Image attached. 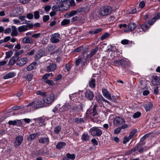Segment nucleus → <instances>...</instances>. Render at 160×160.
I'll list each match as a JSON object with an SVG mask.
<instances>
[{"label":"nucleus","mask_w":160,"mask_h":160,"mask_svg":"<svg viewBox=\"0 0 160 160\" xmlns=\"http://www.w3.org/2000/svg\"><path fill=\"white\" fill-rule=\"evenodd\" d=\"M45 104L43 99H38L36 101H33L27 105V107H32L33 109H36L42 108L45 106Z\"/></svg>","instance_id":"f257e3e1"},{"label":"nucleus","mask_w":160,"mask_h":160,"mask_svg":"<svg viewBox=\"0 0 160 160\" xmlns=\"http://www.w3.org/2000/svg\"><path fill=\"white\" fill-rule=\"evenodd\" d=\"M112 11V8L108 6H104L102 7L99 12V14L101 16H105L109 15Z\"/></svg>","instance_id":"f03ea898"},{"label":"nucleus","mask_w":160,"mask_h":160,"mask_svg":"<svg viewBox=\"0 0 160 160\" xmlns=\"http://www.w3.org/2000/svg\"><path fill=\"white\" fill-rule=\"evenodd\" d=\"M113 64L117 66L119 65L122 67H124L128 66L129 62L126 58L120 59L118 60H115L113 62Z\"/></svg>","instance_id":"7ed1b4c3"},{"label":"nucleus","mask_w":160,"mask_h":160,"mask_svg":"<svg viewBox=\"0 0 160 160\" xmlns=\"http://www.w3.org/2000/svg\"><path fill=\"white\" fill-rule=\"evenodd\" d=\"M91 134L93 136H100L102 134V130L97 127H94L89 130Z\"/></svg>","instance_id":"20e7f679"},{"label":"nucleus","mask_w":160,"mask_h":160,"mask_svg":"<svg viewBox=\"0 0 160 160\" xmlns=\"http://www.w3.org/2000/svg\"><path fill=\"white\" fill-rule=\"evenodd\" d=\"M55 99L54 95L53 93H51L47 96H45L43 99L45 104L50 105L53 101Z\"/></svg>","instance_id":"39448f33"},{"label":"nucleus","mask_w":160,"mask_h":160,"mask_svg":"<svg viewBox=\"0 0 160 160\" xmlns=\"http://www.w3.org/2000/svg\"><path fill=\"white\" fill-rule=\"evenodd\" d=\"M60 35L58 33H55L51 35V41L53 43H56L59 42Z\"/></svg>","instance_id":"423d86ee"},{"label":"nucleus","mask_w":160,"mask_h":160,"mask_svg":"<svg viewBox=\"0 0 160 160\" xmlns=\"http://www.w3.org/2000/svg\"><path fill=\"white\" fill-rule=\"evenodd\" d=\"M125 121L122 117H116L113 120V124L115 126L120 125L122 124Z\"/></svg>","instance_id":"0eeeda50"},{"label":"nucleus","mask_w":160,"mask_h":160,"mask_svg":"<svg viewBox=\"0 0 160 160\" xmlns=\"http://www.w3.org/2000/svg\"><path fill=\"white\" fill-rule=\"evenodd\" d=\"M85 97L88 100L92 101L94 97V94L93 92L89 90H86L84 93Z\"/></svg>","instance_id":"6e6552de"},{"label":"nucleus","mask_w":160,"mask_h":160,"mask_svg":"<svg viewBox=\"0 0 160 160\" xmlns=\"http://www.w3.org/2000/svg\"><path fill=\"white\" fill-rule=\"evenodd\" d=\"M136 25L134 22H130L128 26V28L124 30L125 32H132L136 28Z\"/></svg>","instance_id":"1a4fd4ad"},{"label":"nucleus","mask_w":160,"mask_h":160,"mask_svg":"<svg viewBox=\"0 0 160 160\" xmlns=\"http://www.w3.org/2000/svg\"><path fill=\"white\" fill-rule=\"evenodd\" d=\"M23 139V137L22 136H18L15 139L14 144L15 147L19 146L22 143Z\"/></svg>","instance_id":"9d476101"},{"label":"nucleus","mask_w":160,"mask_h":160,"mask_svg":"<svg viewBox=\"0 0 160 160\" xmlns=\"http://www.w3.org/2000/svg\"><path fill=\"white\" fill-rule=\"evenodd\" d=\"M151 83L154 86L159 84L160 83V78L157 76H152Z\"/></svg>","instance_id":"9b49d317"},{"label":"nucleus","mask_w":160,"mask_h":160,"mask_svg":"<svg viewBox=\"0 0 160 160\" xmlns=\"http://www.w3.org/2000/svg\"><path fill=\"white\" fill-rule=\"evenodd\" d=\"M87 113L90 114V117L92 119H93V121L94 119L98 118V113L96 111H94L93 110H88V111Z\"/></svg>","instance_id":"f8f14e48"},{"label":"nucleus","mask_w":160,"mask_h":160,"mask_svg":"<svg viewBox=\"0 0 160 160\" xmlns=\"http://www.w3.org/2000/svg\"><path fill=\"white\" fill-rule=\"evenodd\" d=\"M56 64L55 63H52L48 66L46 68V69L48 72H52L54 71L56 69Z\"/></svg>","instance_id":"ddd939ff"},{"label":"nucleus","mask_w":160,"mask_h":160,"mask_svg":"<svg viewBox=\"0 0 160 160\" xmlns=\"http://www.w3.org/2000/svg\"><path fill=\"white\" fill-rule=\"evenodd\" d=\"M28 60L27 58H22L17 61V64L19 66H22L26 63Z\"/></svg>","instance_id":"4468645a"},{"label":"nucleus","mask_w":160,"mask_h":160,"mask_svg":"<svg viewBox=\"0 0 160 160\" xmlns=\"http://www.w3.org/2000/svg\"><path fill=\"white\" fill-rule=\"evenodd\" d=\"M22 42L23 44L27 43H32L33 41L32 38L30 37H25L23 38L22 40Z\"/></svg>","instance_id":"2eb2a0df"},{"label":"nucleus","mask_w":160,"mask_h":160,"mask_svg":"<svg viewBox=\"0 0 160 160\" xmlns=\"http://www.w3.org/2000/svg\"><path fill=\"white\" fill-rule=\"evenodd\" d=\"M103 95L107 99L111 100V95L105 89L103 88L102 90Z\"/></svg>","instance_id":"dca6fc26"},{"label":"nucleus","mask_w":160,"mask_h":160,"mask_svg":"<svg viewBox=\"0 0 160 160\" xmlns=\"http://www.w3.org/2000/svg\"><path fill=\"white\" fill-rule=\"evenodd\" d=\"M44 54V52L42 50H40L38 51L35 54V59L36 60H38L43 56Z\"/></svg>","instance_id":"f3484780"},{"label":"nucleus","mask_w":160,"mask_h":160,"mask_svg":"<svg viewBox=\"0 0 160 160\" xmlns=\"http://www.w3.org/2000/svg\"><path fill=\"white\" fill-rule=\"evenodd\" d=\"M49 139L48 138H40L39 140L38 141L39 143L48 144L49 142Z\"/></svg>","instance_id":"a211bd4d"},{"label":"nucleus","mask_w":160,"mask_h":160,"mask_svg":"<svg viewBox=\"0 0 160 160\" xmlns=\"http://www.w3.org/2000/svg\"><path fill=\"white\" fill-rule=\"evenodd\" d=\"M59 11H65L69 8V6L68 5H67V4L65 5L62 2L59 5Z\"/></svg>","instance_id":"6ab92c4d"},{"label":"nucleus","mask_w":160,"mask_h":160,"mask_svg":"<svg viewBox=\"0 0 160 160\" xmlns=\"http://www.w3.org/2000/svg\"><path fill=\"white\" fill-rule=\"evenodd\" d=\"M149 25V23H148V22H146L141 25V28L143 31L145 32L149 29L150 27Z\"/></svg>","instance_id":"aec40b11"},{"label":"nucleus","mask_w":160,"mask_h":160,"mask_svg":"<svg viewBox=\"0 0 160 160\" xmlns=\"http://www.w3.org/2000/svg\"><path fill=\"white\" fill-rule=\"evenodd\" d=\"M98 47H97L92 49L90 52V53L87 55V57H92L98 51Z\"/></svg>","instance_id":"412c9836"},{"label":"nucleus","mask_w":160,"mask_h":160,"mask_svg":"<svg viewBox=\"0 0 160 160\" xmlns=\"http://www.w3.org/2000/svg\"><path fill=\"white\" fill-rule=\"evenodd\" d=\"M16 74L13 72H11L8 73L3 77V78L4 79H8L10 78L14 77Z\"/></svg>","instance_id":"4be33fe9"},{"label":"nucleus","mask_w":160,"mask_h":160,"mask_svg":"<svg viewBox=\"0 0 160 160\" xmlns=\"http://www.w3.org/2000/svg\"><path fill=\"white\" fill-rule=\"evenodd\" d=\"M152 104L150 102H148L144 105V107L146 111L150 110L152 108Z\"/></svg>","instance_id":"5701e85b"},{"label":"nucleus","mask_w":160,"mask_h":160,"mask_svg":"<svg viewBox=\"0 0 160 160\" xmlns=\"http://www.w3.org/2000/svg\"><path fill=\"white\" fill-rule=\"evenodd\" d=\"M38 136V133L31 134L28 136L27 138V140L28 141H32Z\"/></svg>","instance_id":"b1692460"},{"label":"nucleus","mask_w":160,"mask_h":160,"mask_svg":"<svg viewBox=\"0 0 160 160\" xmlns=\"http://www.w3.org/2000/svg\"><path fill=\"white\" fill-rule=\"evenodd\" d=\"M37 64V63L35 62L32 63L31 64L28 65L27 68V70L28 71H30L34 69Z\"/></svg>","instance_id":"393cba45"},{"label":"nucleus","mask_w":160,"mask_h":160,"mask_svg":"<svg viewBox=\"0 0 160 160\" xmlns=\"http://www.w3.org/2000/svg\"><path fill=\"white\" fill-rule=\"evenodd\" d=\"M66 143L64 142H60L58 143L56 145L57 148L61 150L66 145Z\"/></svg>","instance_id":"a878e982"},{"label":"nucleus","mask_w":160,"mask_h":160,"mask_svg":"<svg viewBox=\"0 0 160 160\" xmlns=\"http://www.w3.org/2000/svg\"><path fill=\"white\" fill-rule=\"evenodd\" d=\"M35 120L38 122L39 125L41 126L44 125V120L42 117H40L34 119Z\"/></svg>","instance_id":"bb28decb"},{"label":"nucleus","mask_w":160,"mask_h":160,"mask_svg":"<svg viewBox=\"0 0 160 160\" xmlns=\"http://www.w3.org/2000/svg\"><path fill=\"white\" fill-rule=\"evenodd\" d=\"M18 31L19 32H25L28 30L27 26L26 25H22L20 26L18 28Z\"/></svg>","instance_id":"cd10ccee"},{"label":"nucleus","mask_w":160,"mask_h":160,"mask_svg":"<svg viewBox=\"0 0 160 160\" xmlns=\"http://www.w3.org/2000/svg\"><path fill=\"white\" fill-rule=\"evenodd\" d=\"M12 31L11 34V35L13 36H17L18 34L17 28L14 26H12Z\"/></svg>","instance_id":"c85d7f7f"},{"label":"nucleus","mask_w":160,"mask_h":160,"mask_svg":"<svg viewBox=\"0 0 160 160\" xmlns=\"http://www.w3.org/2000/svg\"><path fill=\"white\" fill-rule=\"evenodd\" d=\"M18 59V57L13 56L10 60L9 61V64L10 65H13L15 62Z\"/></svg>","instance_id":"c756f323"},{"label":"nucleus","mask_w":160,"mask_h":160,"mask_svg":"<svg viewBox=\"0 0 160 160\" xmlns=\"http://www.w3.org/2000/svg\"><path fill=\"white\" fill-rule=\"evenodd\" d=\"M89 138V136L88 134L84 133L82 135V139L84 141H87L88 140Z\"/></svg>","instance_id":"7c9ffc66"},{"label":"nucleus","mask_w":160,"mask_h":160,"mask_svg":"<svg viewBox=\"0 0 160 160\" xmlns=\"http://www.w3.org/2000/svg\"><path fill=\"white\" fill-rule=\"evenodd\" d=\"M74 122L78 124H80L84 122V120L82 118H76L74 120Z\"/></svg>","instance_id":"2f4dec72"},{"label":"nucleus","mask_w":160,"mask_h":160,"mask_svg":"<svg viewBox=\"0 0 160 160\" xmlns=\"http://www.w3.org/2000/svg\"><path fill=\"white\" fill-rule=\"evenodd\" d=\"M61 130V127L59 126H58L55 127L54 132L55 134H58Z\"/></svg>","instance_id":"473e14b6"},{"label":"nucleus","mask_w":160,"mask_h":160,"mask_svg":"<svg viewBox=\"0 0 160 160\" xmlns=\"http://www.w3.org/2000/svg\"><path fill=\"white\" fill-rule=\"evenodd\" d=\"M77 12L76 11L72 10L68 12L67 15L68 16V18L71 17L75 15Z\"/></svg>","instance_id":"72a5a7b5"},{"label":"nucleus","mask_w":160,"mask_h":160,"mask_svg":"<svg viewBox=\"0 0 160 160\" xmlns=\"http://www.w3.org/2000/svg\"><path fill=\"white\" fill-rule=\"evenodd\" d=\"M153 133V132H151L150 133L146 134L140 139V142H142L146 138H148L149 136Z\"/></svg>","instance_id":"f704fd0d"},{"label":"nucleus","mask_w":160,"mask_h":160,"mask_svg":"<svg viewBox=\"0 0 160 160\" xmlns=\"http://www.w3.org/2000/svg\"><path fill=\"white\" fill-rule=\"evenodd\" d=\"M70 21L69 19H64L61 22V25L62 26H65L69 24Z\"/></svg>","instance_id":"c9c22d12"},{"label":"nucleus","mask_w":160,"mask_h":160,"mask_svg":"<svg viewBox=\"0 0 160 160\" xmlns=\"http://www.w3.org/2000/svg\"><path fill=\"white\" fill-rule=\"evenodd\" d=\"M66 157L68 159H70L71 160H74L75 157V156L74 154H71L69 153H68L66 154Z\"/></svg>","instance_id":"e433bc0d"},{"label":"nucleus","mask_w":160,"mask_h":160,"mask_svg":"<svg viewBox=\"0 0 160 160\" xmlns=\"http://www.w3.org/2000/svg\"><path fill=\"white\" fill-rule=\"evenodd\" d=\"M89 86L92 88H94L96 85L95 80L94 79H92L89 83Z\"/></svg>","instance_id":"4c0bfd02"},{"label":"nucleus","mask_w":160,"mask_h":160,"mask_svg":"<svg viewBox=\"0 0 160 160\" xmlns=\"http://www.w3.org/2000/svg\"><path fill=\"white\" fill-rule=\"evenodd\" d=\"M137 130L136 129H133L129 133L128 137L131 139L135 135V133L137 132Z\"/></svg>","instance_id":"58836bf2"},{"label":"nucleus","mask_w":160,"mask_h":160,"mask_svg":"<svg viewBox=\"0 0 160 160\" xmlns=\"http://www.w3.org/2000/svg\"><path fill=\"white\" fill-rule=\"evenodd\" d=\"M33 78V75L31 73H28L25 76V78L26 80L30 81Z\"/></svg>","instance_id":"ea45409f"},{"label":"nucleus","mask_w":160,"mask_h":160,"mask_svg":"<svg viewBox=\"0 0 160 160\" xmlns=\"http://www.w3.org/2000/svg\"><path fill=\"white\" fill-rule=\"evenodd\" d=\"M102 30L101 28L97 29L93 31H90L89 32V33L91 34H96L100 32Z\"/></svg>","instance_id":"a19ab883"},{"label":"nucleus","mask_w":160,"mask_h":160,"mask_svg":"<svg viewBox=\"0 0 160 160\" xmlns=\"http://www.w3.org/2000/svg\"><path fill=\"white\" fill-rule=\"evenodd\" d=\"M36 93L37 95H40L43 97H45L46 95V93L45 92H42L41 91L38 90L36 92Z\"/></svg>","instance_id":"79ce46f5"},{"label":"nucleus","mask_w":160,"mask_h":160,"mask_svg":"<svg viewBox=\"0 0 160 160\" xmlns=\"http://www.w3.org/2000/svg\"><path fill=\"white\" fill-rule=\"evenodd\" d=\"M141 147H142L141 144L138 143L136 147L131 149L132 151V152H134L137 151L139 148H140Z\"/></svg>","instance_id":"37998d69"},{"label":"nucleus","mask_w":160,"mask_h":160,"mask_svg":"<svg viewBox=\"0 0 160 160\" xmlns=\"http://www.w3.org/2000/svg\"><path fill=\"white\" fill-rule=\"evenodd\" d=\"M141 115V113L139 112H137L135 113L133 115V117L134 118H139Z\"/></svg>","instance_id":"c03bdc74"},{"label":"nucleus","mask_w":160,"mask_h":160,"mask_svg":"<svg viewBox=\"0 0 160 160\" xmlns=\"http://www.w3.org/2000/svg\"><path fill=\"white\" fill-rule=\"evenodd\" d=\"M44 82L50 85L53 86L54 84V83L52 80L48 79L45 81Z\"/></svg>","instance_id":"a18cd8bd"},{"label":"nucleus","mask_w":160,"mask_h":160,"mask_svg":"<svg viewBox=\"0 0 160 160\" xmlns=\"http://www.w3.org/2000/svg\"><path fill=\"white\" fill-rule=\"evenodd\" d=\"M8 124L9 125H12L15 126L17 124V120L12 121L10 120L8 122Z\"/></svg>","instance_id":"49530a36"},{"label":"nucleus","mask_w":160,"mask_h":160,"mask_svg":"<svg viewBox=\"0 0 160 160\" xmlns=\"http://www.w3.org/2000/svg\"><path fill=\"white\" fill-rule=\"evenodd\" d=\"M109 35L110 34L108 33H105V34L102 35L101 37V40H103L105 39L106 38L108 37L109 36Z\"/></svg>","instance_id":"de8ad7c7"},{"label":"nucleus","mask_w":160,"mask_h":160,"mask_svg":"<svg viewBox=\"0 0 160 160\" xmlns=\"http://www.w3.org/2000/svg\"><path fill=\"white\" fill-rule=\"evenodd\" d=\"M23 52V50H22L19 51H18L16 52L15 53V57H18V59L19 58V56Z\"/></svg>","instance_id":"09e8293b"},{"label":"nucleus","mask_w":160,"mask_h":160,"mask_svg":"<svg viewBox=\"0 0 160 160\" xmlns=\"http://www.w3.org/2000/svg\"><path fill=\"white\" fill-rule=\"evenodd\" d=\"M156 21V18H153L151 20H150L148 23H149V26L153 24Z\"/></svg>","instance_id":"8fccbe9b"},{"label":"nucleus","mask_w":160,"mask_h":160,"mask_svg":"<svg viewBox=\"0 0 160 160\" xmlns=\"http://www.w3.org/2000/svg\"><path fill=\"white\" fill-rule=\"evenodd\" d=\"M34 17L35 19H38L39 18L40 16L38 11H36L34 12Z\"/></svg>","instance_id":"3c124183"},{"label":"nucleus","mask_w":160,"mask_h":160,"mask_svg":"<svg viewBox=\"0 0 160 160\" xmlns=\"http://www.w3.org/2000/svg\"><path fill=\"white\" fill-rule=\"evenodd\" d=\"M130 139V138L128 137H124V139L123 140V144H126L127 142H128Z\"/></svg>","instance_id":"603ef678"},{"label":"nucleus","mask_w":160,"mask_h":160,"mask_svg":"<svg viewBox=\"0 0 160 160\" xmlns=\"http://www.w3.org/2000/svg\"><path fill=\"white\" fill-rule=\"evenodd\" d=\"M62 76L61 74H59L55 78H54L55 81H58L62 78Z\"/></svg>","instance_id":"864d4df0"},{"label":"nucleus","mask_w":160,"mask_h":160,"mask_svg":"<svg viewBox=\"0 0 160 160\" xmlns=\"http://www.w3.org/2000/svg\"><path fill=\"white\" fill-rule=\"evenodd\" d=\"M122 130L121 129L120 127L116 129H115L114 131V133L115 134H118Z\"/></svg>","instance_id":"5fc2aeb1"},{"label":"nucleus","mask_w":160,"mask_h":160,"mask_svg":"<svg viewBox=\"0 0 160 160\" xmlns=\"http://www.w3.org/2000/svg\"><path fill=\"white\" fill-rule=\"evenodd\" d=\"M49 19L48 15H45L43 18V21L44 22H46Z\"/></svg>","instance_id":"6e6d98bb"},{"label":"nucleus","mask_w":160,"mask_h":160,"mask_svg":"<svg viewBox=\"0 0 160 160\" xmlns=\"http://www.w3.org/2000/svg\"><path fill=\"white\" fill-rule=\"evenodd\" d=\"M12 51H9L6 52V58H9L12 55Z\"/></svg>","instance_id":"4d7b16f0"},{"label":"nucleus","mask_w":160,"mask_h":160,"mask_svg":"<svg viewBox=\"0 0 160 160\" xmlns=\"http://www.w3.org/2000/svg\"><path fill=\"white\" fill-rule=\"evenodd\" d=\"M158 87V86H156L154 88L153 93L154 94H158L159 92Z\"/></svg>","instance_id":"13d9d810"},{"label":"nucleus","mask_w":160,"mask_h":160,"mask_svg":"<svg viewBox=\"0 0 160 160\" xmlns=\"http://www.w3.org/2000/svg\"><path fill=\"white\" fill-rule=\"evenodd\" d=\"M145 2L144 1H141L140 2L139 6L141 8H142L145 7Z\"/></svg>","instance_id":"bf43d9fd"},{"label":"nucleus","mask_w":160,"mask_h":160,"mask_svg":"<svg viewBox=\"0 0 160 160\" xmlns=\"http://www.w3.org/2000/svg\"><path fill=\"white\" fill-rule=\"evenodd\" d=\"M41 34L40 33H35V34H34L32 35L31 36L32 38H36L38 37H40Z\"/></svg>","instance_id":"052dcab7"},{"label":"nucleus","mask_w":160,"mask_h":160,"mask_svg":"<svg viewBox=\"0 0 160 160\" xmlns=\"http://www.w3.org/2000/svg\"><path fill=\"white\" fill-rule=\"evenodd\" d=\"M27 17L29 19H32L33 18V15L32 13H29L27 15Z\"/></svg>","instance_id":"680f3d73"},{"label":"nucleus","mask_w":160,"mask_h":160,"mask_svg":"<svg viewBox=\"0 0 160 160\" xmlns=\"http://www.w3.org/2000/svg\"><path fill=\"white\" fill-rule=\"evenodd\" d=\"M59 5H54L52 7V10L53 11L57 12L58 11V9H59Z\"/></svg>","instance_id":"e2e57ef3"},{"label":"nucleus","mask_w":160,"mask_h":160,"mask_svg":"<svg viewBox=\"0 0 160 160\" xmlns=\"http://www.w3.org/2000/svg\"><path fill=\"white\" fill-rule=\"evenodd\" d=\"M49 77L48 73L45 74L42 77V78L44 80V82L46 80H48L47 78Z\"/></svg>","instance_id":"0e129e2a"},{"label":"nucleus","mask_w":160,"mask_h":160,"mask_svg":"<svg viewBox=\"0 0 160 160\" xmlns=\"http://www.w3.org/2000/svg\"><path fill=\"white\" fill-rule=\"evenodd\" d=\"M91 142L95 146H97L98 144V142L97 141L95 138H93L92 139Z\"/></svg>","instance_id":"69168bd1"},{"label":"nucleus","mask_w":160,"mask_h":160,"mask_svg":"<svg viewBox=\"0 0 160 160\" xmlns=\"http://www.w3.org/2000/svg\"><path fill=\"white\" fill-rule=\"evenodd\" d=\"M48 50L49 51H52L55 50L54 47L53 45H51L48 46Z\"/></svg>","instance_id":"338daca9"},{"label":"nucleus","mask_w":160,"mask_h":160,"mask_svg":"<svg viewBox=\"0 0 160 160\" xmlns=\"http://www.w3.org/2000/svg\"><path fill=\"white\" fill-rule=\"evenodd\" d=\"M11 31V29L10 28H7L4 30L5 33H9Z\"/></svg>","instance_id":"774afa93"}]
</instances>
